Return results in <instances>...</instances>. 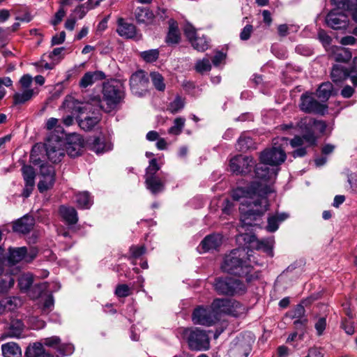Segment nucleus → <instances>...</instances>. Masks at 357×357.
Here are the masks:
<instances>
[{
    "label": "nucleus",
    "instance_id": "nucleus-8",
    "mask_svg": "<svg viewBox=\"0 0 357 357\" xmlns=\"http://www.w3.org/2000/svg\"><path fill=\"white\" fill-rule=\"evenodd\" d=\"M317 139L314 133L309 132L303 135V137L296 136L293 138L290 144L293 148L305 146L300 147L292 152V156L296 158L297 157H303L306 155V147L316 144Z\"/></svg>",
    "mask_w": 357,
    "mask_h": 357
},
{
    "label": "nucleus",
    "instance_id": "nucleus-39",
    "mask_svg": "<svg viewBox=\"0 0 357 357\" xmlns=\"http://www.w3.org/2000/svg\"><path fill=\"white\" fill-rule=\"evenodd\" d=\"M75 198L76 203L82 208H89L92 204V200L87 192L77 193Z\"/></svg>",
    "mask_w": 357,
    "mask_h": 357
},
{
    "label": "nucleus",
    "instance_id": "nucleus-48",
    "mask_svg": "<svg viewBox=\"0 0 357 357\" xmlns=\"http://www.w3.org/2000/svg\"><path fill=\"white\" fill-rule=\"evenodd\" d=\"M159 169L160 166L158 164L157 160L155 158L151 160L149 162V165L146 169L145 178L157 176L156 173L158 171H159Z\"/></svg>",
    "mask_w": 357,
    "mask_h": 357
},
{
    "label": "nucleus",
    "instance_id": "nucleus-34",
    "mask_svg": "<svg viewBox=\"0 0 357 357\" xmlns=\"http://www.w3.org/2000/svg\"><path fill=\"white\" fill-rule=\"evenodd\" d=\"M287 215L284 213L269 216L266 230L269 232L275 231L279 227V223L284 220Z\"/></svg>",
    "mask_w": 357,
    "mask_h": 357
},
{
    "label": "nucleus",
    "instance_id": "nucleus-63",
    "mask_svg": "<svg viewBox=\"0 0 357 357\" xmlns=\"http://www.w3.org/2000/svg\"><path fill=\"white\" fill-rule=\"evenodd\" d=\"M318 37L324 47L330 45L332 40L331 38L324 30H320L319 31Z\"/></svg>",
    "mask_w": 357,
    "mask_h": 357
},
{
    "label": "nucleus",
    "instance_id": "nucleus-30",
    "mask_svg": "<svg viewBox=\"0 0 357 357\" xmlns=\"http://www.w3.org/2000/svg\"><path fill=\"white\" fill-rule=\"evenodd\" d=\"M353 70L351 71V73ZM350 75V72H349L344 67L335 65L333 66L331 71V78L334 82H339L346 79Z\"/></svg>",
    "mask_w": 357,
    "mask_h": 357
},
{
    "label": "nucleus",
    "instance_id": "nucleus-10",
    "mask_svg": "<svg viewBox=\"0 0 357 357\" xmlns=\"http://www.w3.org/2000/svg\"><path fill=\"white\" fill-rule=\"evenodd\" d=\"M286 158L285 151L280 146L266 149L259 154L260 162L271 166L281 165L285 161Z\"/></svg>",
    "mask_w": 357,
    "mask_h": 357
},
{
    "label": "nucleus",
    "instance_id": "nucleus-41",
    "mask_svg": "<svg viewBox=\"0 0 357 357\" xmlns=\"http://www.w3.org/2000/svg\"><path fill=\"white\" fill-rule=\"evenodd\" d=\"M180 40V33L177 26L174 24L169 26V30L166 37V43L169 45L177 44Z\"/></svg>",
    "mask_w": 357,
    "mask_h": 357
},
{
    "label": "nucleus",
    "instance_id": "nucleus-32",
    "mask_svg": "<svg viewBox=\"0 0 357 357\" xmlns=\"http://www.w3.org/2000/svg\"><path fill=\"white\" fill-rule=\"evenodd\" d=\"M236 149L240 151L244 152L250 149H255L256 146L251 137L243 134L237 142Z\"/></svg>",
    "mask_w": 357,
    "mask_h": 357
},
{
    "label": "nucleus",
    "instance_id": "nucleus-29",
    "mask_svg": "<svg viewBox=\"0 0 357 357\" xmlns=\"http://www.w3.org/2000/svg\"><path fill=\"white\" fill-rule=\"evenodd\" d=\"M135 18L139 23L151 24L154 19L152 11L145 8H138L135 10Z\"/></svg>",
    "mask_w": 357,
    "mask_h": 357
},
{
    "label": "nucleus",
    "instance_id": "nucleus-16",
    "mask_svg": "<svg viewBox=\"0 0 357 357\" xmlns=\"http://www.w3.org/2000/svg\"><path fill=\"white\" fill-rule=\"evenodd\" d=\"M245 241L251 244V247L256 250H261L269 256L273 257V238L259 240L255 235L241 234L240 236Z\"/></svg>",
    "mask_w": 357,
    "mask_h": 357
},
{
    "label": "nucleus",
    "instance_id": "nucleus-23",
    "mask_svg": "<svg viewBox=\"0 0 357 357\" xmlns=\"http://www.w3.org/2000/svg\"><path fill=\"white\" fill-rule=\"evenodd\" d=\"M300 128L301 129H305L309 132H311V129L314 128V129L318 130L320 132H324L326 128V123L322 121H315L312 118H305L303 119L299 123Z\"/></svg>",
    "mask_w": 357,
    "mask_h": 357
},
{
    "label": "nucleus",
    "instance_id": "nucleus-13",
    "mask_svg": "<svg viewBox=\"0 0 357 357\" xmlns=\"http://www.w3.org/2000/svg\"><path fill=\"white\" fill-rule=\"evenodd\" d=\"M116 24V32L120 36L135 40H139L142 38V35L137 31L136 26L132 23L128 22L124 18L119 17Z\"/></svg>",
    "mask_w": 357,
    "mask_h": 357
},
{
    "label": "nucleus",
    "instance_id": "nucleus-37",
    "mask_svg": "<svg viewBox=\"0 0 357 357\" xmlns=\"http://www.w3.org/2000/svg\"><path fill=\"white\" fill-rule=\"evenodd\" d=\"M56 176H40V180L38 184V190L40 192H44L51 189L55 183Z\"/></svg>",
    "mask_w": 357,
    "mask_h": 357
},
{
    "label": "nucleus",
    "instance_id": "nucleus-18",
    "mask_svg": "<svg viewBox=\"0 0 357 357\" xmlns=\"http://www.w3.org/2000/svg\"><path fill=\"white\" fill-rule=\"evenodd\" d=\"M268 164L261 163L256 165L255 173L256 178L260 180L259 182L255 181L254 183L267 185L271 187L267 183H272L277 175V172L273 168H269L266 165ZM272 189V188H271Z\"/></svg>",
    "mask_w": 357,
    "mask_h": 357
},
{
    "label": "nucleus",
    "instance_id": "nucleus-61",
    "mask_svg": "<svg viewBox=\"0 0 357 357\" xmlns=\"http://www.w3.org/2000/svg\"><path fill=\"white\" fill-rule=\"evenodd\" d=\"M184 33L190 42H192L197 36L195 29L190 24L185 26Z\"/></svg>",
    "mask_w": 357,
    "mask_h": 357
},
{
    "label": "nucleus",
    "instance_id": "nucleus-44",
    "mask_svg": "<svg viewBox=\"0 0 357 357\" xmlns=\"http://www.w3.org/2000/svg\"><path fill=\"white\" fill-rule=\"evenodd\" d=\"M150 77L155 89L158 91H163L165 89V84L162 75L157 72H152L150 74Z\"/></svg>",
    "mask_w": 357,
    "mask_h": 357
},
{
    "label": "nucleus",
    "instance_id": "nucleus-51",
    "mask_svg": "<svg viewBox=\"0 0 357 357\" xmlns=\"http://www.w3.org/2000/svg\"><path fill=\"white\" fill-rule=\"evenodd\" d=\"M211 69V65L209 59H203L197 61L195 70L200 73L209 71Z\"/></svg>",
    "mask_w": 357,
    "mask_h": 357
},
{
    "label": "nucleus",
    "instance_id": "nucleus-27",
    "mask_svg": "<svg viewBox=\"0 0 357 357\" xmlns=\"http://www.w3.org/2000/svg\"><path fill=\"white\" fill-rule=\"evenodd\" d=\"M22 300L17 296L3 298L0 301V306L6 311H14L22 305Z\"/></svg>",
    "mask_w": 357,
    "mask_h": 357
},
{
    "label": "nucleus",
    "instance_id": "nucleus-38",
    "mask_svg": "<svg viewBox=\"0 0 357 357\" xmlns=\"http://www.w3.org/2000/svg\"><path fill=\"white\" fill-rule=\"evenodd\" d=\"M34 95L33 89H26L22 93H16L13 96V101L15 105L24 104L32 98Z\"/></svg>",
    "mask_w": 357,
    "mask_h": 357
},
{
    "label": "nucleus",
    "instance_id": "nucleus-40",
    "mask_svg": "<svg viewBox=\"0 0 357 357\" xmlns=\"http://www.w3.org/2000/svg\"><path fill=\"white\" fill-rule=\"evenodd\" d=\"M45 351L43 343L35 342L27 347L25 355L26 357H40Z\"/></svg>",
    "mask_w": 357,
    "mask_h": 357
},
{
    "label": "nucleus",
    "instance_id": "nucleus-50",
    "mask_svg": "<svg viewBox=\"0 0 357 357\" xmlns=\"http://www.w3.org/2000/svg\"><path fill=\"white\" fill-rule=\"evenodd\" d=\"M32 283L33 278L32 276L29 274L22 275L18 280L20 288L23 290L28 289Z\"/></svg>",
    "mask_w": 357,
    "mask_h": 357
},
{
    "label": "nucleus",
    "instance_id": "nucleus-36",
    "mask_svg": "<svg viewBox=\"0 0 357 357\" xmlns=\"http://www.w3.org/2000/svg\"><path fill=\"white\" fill-rule=\"evenodd\" d=\"M251 342H253L252 339L245 342H239L234 349V352L238 355L239 357H248L252 350Z\"/></svg>",
    "mask_w": 357,
    "mask_h": 357
},
{
    "label": "nucleus",
    "instance_id": "nucleus-31",
    "mask_svg": "<svg viewBox=\"0 0 357 357\" xmlns=\"http://www.w3.org/2000/svg\"><path fill=\"white\" fill-rule=\"evenodd\" d=\"M332 52L335 60L339 62H347L352 56L349 49L342 47L335 46L332 48Z\"/></svg>",
    "mask_w": 357,
    "mask_h": 357
},
{
    "label": "nucleus",
    "instance_id": "nucleus-12",
    "mask_svg": "<svg viewBox=\"0 0 357 357\" xmlns=\"http://www.w3.org/2000/svg\"><path fill=\"white\" fill-rule=\"evenodd\" d=\"M219 320L213 312V308L199 306L195 309L192 313V321L195 324L210 326Z\"/></svg>",
    "mask_w": 357,
    "mask_h": 357
},
{
    "label": "nucleus",
    "instance_id": "nucleus-43",
    "mask_svg": "<svg viewBox=\"0 0 357 357\" xmlns=\"http://www.w3.org/2000/svg\"><path fill=\"white\" fill-rule=\"evenodd\" d=\"M185 119L182 117L176 118L174 121V125L169 128L168 133L173 135H178L181 133L184 126Z\"/></svg>",
    "mask_w": 357,
    "mask_h": 357
},
{
    "label": "nucleus",
    "instance_id": "nucleus-42",
    "mask_svg": "<svg viewBox=\"0 0 357 357\" xmlns=\"http://www.w3.org/2000/svg\"><path fill=\"white\" fill-rule=\"evenodd\" d=\"M22 172L25 183L35 184L36 174L31 166L24 165Z\"/></svg>",
    "mask_w": 357,
    "mask_h": 357
},
{
    "label": "nucleus",
    "instance_id": "nucleus-3",
    "mask_svg": "<svg viewBox=\"0 0 357 357\" xmlns=\"http://www.w3.org/2000/svg\"><path fill=\"white\" fill-rule=\"evenodd\" d=\"M100 96H96L91 98L88 101L81 102L77 100L73 102V109L78 114L91 112L92 116H86L79 120V126L84 130H91L100 121V117L97 113L102 108Z\"/></svg>",
    "mask_w": 357,
    "mask_h": 357
},
{
    "label": "nucleus",
    "instance_id": "nucleus-22",
    "mask_svg": "<svg viewBox=\"0 0 357 357\" xmlns=\"http://www.w3.org/2000/svg\"><path fill=\"white\" fill-rule=\"evenodd\" d=\"M59 213L61 218L67 225H73L78 221V215L75 208L68 206H61Z\"/></svg>",
    "mask_w": 357,
    "mask_h": 357
},
{
    "label": "nucleus",
    "instance_id": "nucleus-45",
    "mask_svg": "<svg viewBox=\"0 0 357 357\" xmlns=\"http://www.w3.org/2000/svg\"><path fill=\"white\" fill-rule=\"evenodd\" d=\"M15 280L10 275H4L0 277V293L8 290L14 284Z\"/></svg>",
    "mask_w": 357,
    "mask_h": 357
},
{
    "label": "nucleus",
    "instance_id": "nucleus-9",
    "mask_svg": "<svg viewBox=\"0 0 357 357\" xmlns=\"http://www.w3.org/2000/svg\"><path fill=\"white\" fill-rule=\"evenodd\" d=\"M299 107L302 111L309 114H324L327 107L314 98L312 93H305L301 96Z\"/></svg>",
    "mask_w": 357,
    "mask_h": 357
},
{
    "label": "nucleus",
    "instance_id": "nucleus-64",
    "mask_svg": "<svg viewBox=\"0 0 357 357\" xmlns=\"http://www.w3.org/2000/svg\"><path fill=\"white\" fill-rule=\"evenodd\" d=\"M253 31V27L250 24L246 25L242 30L240 34V38L243 40H247L250 38V35Z\"/></svg>",
    "mask_w": 357,
    "mask_h": 357
},
{
    "label": "nucleus",
    "instance_id": "nucleus-21",
    "mask_svg": "<svg viewBox=\"0 0 357 357\" xmlns=\"http://www.w3.org/2000/svg\"><path fill=\"white\" fill-rule=\"evenodd\" d=\"M34 219L30 215H24L13 223V229L14 231L26 234L33 227Z\"/></svg>",
    "mask_w": 357,
    "mask_h": 357
},
{
    "label": "nucleus",
    "instance_id": "nucleus-54",
    "mask_svg": "<svg viewBox=\"0 0 357 357\" xmlns=\"http://www.w3.org/2000/svg\"><path fill=\"white\" fill-rule=\"evenodd\" d=\"M91 1L89 0L86 3L87 6L85 4H82L75 8L74 12L78 15L79 19H82L89 10L93 8V6H91Z\"/></svg>",
    "mask_w": 357,
    "mask_h": 357
},
{
    "label": "nucleus",
    "instance_id": "nucleus-62",
    "mask_svg": "<svg viewBox=\"0 0 357 357\" xmlns=\"http://www.w3.org/2000/svg\"><path fill=\"white\" fill-rule=\"evenodd\" d=\"M132 257L138 258L145 253L146 249L144 246H131L130 248Z\"/></svg>",
    "mask_w": 357,
    "mask_h": 357
},
{
    "label": "nucleus",
    "instance_id": "nucleus-56",
    "mask_svg": "<svg viewBox=\"0 0 357 357\" xmlns=\"http://www.w3.org/2000/svg\"><path fill=\"white\" fill-rule=\"evenodd\" d=\"M40 176H56L55 169L52 165L43 163L40 167Z\"/></svg>",
    "mask_w": 357,
    "mask_h": 357
},
{
    "label": "nucleus",
    "instance_id": "nucleus-58",
    "mask_svg": "<svg viewBox=\"0 0 357 357\" xmlns=\"http://www.w3.org/2000/svg\"><path fill=\"white\" fill-rule=\"evenodd\" d=\"M56 350L61 355H69L73 351V346L71 344H62L60 342Z\"/></svg>",
    "mask_w": 357,
    "mask_h": 357
},
{
    "label": "nucleus",
    "instance_id": "nucleus-46",
    "mask_svg": "<svg viewBox=\"0 0 357 357\" xmlns=\"http://www.w3.org/2000/svg\"><path fill=\"white\" fill-rule=\"evenodd\" d=\"M192 46L198 51L204 52L208 47V43L206 38L204 36H197L196 38L190 42Z\"/></svg>",
    "mask_w": 357,
    "mask_h": 357
},
{
    "label": "nucleus",
    "instance_id": "nucleus-35",
    "mask_svg": "<svg viewBox=\"0 0 357 357\" xmlns=\"http://www.w3.org/2000/svg\"><path fill=\"white\" fill-rule=\"evenodd\" d=\"M333 90V86L331 82L322 83L317 91V96L322 101H326L331 97Z\"/></svg>",
    "mask_w": 357,
    "mask_h": 357
},
{
    "label": "nucleus",
    "instance_id": "nucleus-57",
    "mask_svg": "<svg viewBox=\"0 0 357 357\" xmlns=\"http://www.w3.org/2000/svg\"><path fill=\"white\" fill-rule=\"evenodd\" d=\"M61 339L57 336H52L43 340V344L49 347L57 349Z\"/></svg>",
    "mask_w": 357,
    "mask_h": 357
},
{
    "label": "nucleus",
    "instance_id": "nucleus-55",
    "mask_svg": "<svg viewBox=\"0 0 357 357\" xmlns=\"http://www.w3.org/2000/svg\"><path fill=\"white\" fill-rule=\"evenodd\" d=\"M183 107L184 102L183 100L181 98L177 97L173 102H172L169 104L168 110L172 114H176L179 110H181Z\"/></svg>",
    "mask_w": 357,
    "mask_h": 357
},
{
    "label": "nucleus",
    "instance_id": "nucleus-49",
    "mask_svg": "<svg viewBox=\"0 0 357 357\" xmlns=\"http://www.w3.org/2000/svg\"><path fill=\"white\" fill-rule=\"evenodd\" d=\"M140 55L146 62H153L158 59L159 52L156 49L149 50L141 52Z\"/></svg>",
    "mask_w": 357,
    "mask_h": 357
},
{
    "label": "nucleus",
    "instance_id": "nucleus-19",
    "mask_svg": "<svg viewBox=\"0 0 357 357\" xmlns=\"http://www.w3.org/2000/svg\"><path fill=\"white\" fill-rule=\"evenodd\" d=\"M105 78V75L102 71L86 72L81 78L79 86L81 88L85 89L95 84L98 82L103 80Z\"/></svg>",
    "mask_w": 357,
    "mask_h": 357
},
{
    "label": "nucleus",
    "instance_id": "nucleus-11",
    "mask_svg": "<svg viewBox=\"0 0 357 357\" xmlns=\"http://www.w3.org/2000/svg\"><path fill=\"white\" fill-rule=\"evenodd\" d=\"M64 142L58 137H52L45 143L46 154L54 163L59 162L65 155Z\"/></svg>",
    "mask_w": 357,
    "mask_h": 357
},
{
    "label": "nucleus",
    "instance_id": "nucleus-2",
    "mask_svg": "<svg viewBox=\"0 0 357 357\" xmlns=\"http://www.w3.org/2000/svg\"><path fill=\"white\" fill-rule=\"evenodd\" d=\"M245 256L244 250L236 249L226 255L221 268L224 272L245 278L246 282H250L258 278V274L254 272L253 268L248 265L243 258Z\"/></svg>",
    "mask_w": 357,
    "mask_h": 357
},
{
    "label": "nucleus",
    "instance_id": "nucleus-20",
    "mask_svg": "<svg viewBox=\"0 0 357 357\" xmlns=\"http://www.w3.org/2000/svg\"><path fill=\"white\" fill-rule=\"evenodd\" d=\"M222 243L220 234H211L206 236L201 242L200 247L204 252L217 250Z\"/></svg>",
    "mask_w": 357,
    "mask_h": 357
},
{
    "label": "nucleus",
    "instance_id": "nucleus-5",
    "mask_svg": "<svg viewBox=\"0 0 357 357\" xmlns=\"http://www.w3.org/2000/svg\"><path fill=\"white\" fill-rule=\"evenodd\" d=\"M102 95L103 100L107 105L105 111L109 112L114 109L123 98V86L116 81L107 82L103 85Z\"/></svg>",
    "mask_w": 357,
    "mask_h": 357
},
{
    "label": "nucleus",
    "instance_id": "nucleus-15",
    "mask_svg": "<svg viewBox=\"0 0 357 357\" xmlns=\"http://www.w3.org/2000/svg\"><path fill=\"white\" fill-rule=\"evenodd\" d=\"M349 22L347 15L336 9L331 10L326 17L327 25L333 29H345L349 25Z\"/></svg>",
    "mask_w": 357,
    "mask_h": 357
},
{
    "label": "nucleus",
    "instance_id": "nucleus-28",
    "mask_svg": "<svg viewBox=\"0 0 357 357\" xmlns=\"http://www.w3.org/2000/svg\"><path fill=\"white\" fill-rule=\"evenodd\" d=\"M3 357H21L22 350L17 343L8 342L1 345Z\"/></svg>",
    "mask_w": 357,
    "mask_h": 357
},
{
    "label": "nucleus",
    "instance_id": "nucleus-17",
    "mask_svg": "<svg viewBox=\"0 0 357 357\" xmlns=\"http://www.w3.org/2000/svg\"><path fill=\"white\" fill-rule=\"evenodd\" d=\"M36 255L37 250L35 249H31L28 252L26 247L10 248L8 259L13 264L18 263L22 259H24L26 262H30Z\"/></svg>",
    "mask_w": 357,
    "mask_h": 357
},
{
    "label": "nucleus",
    "instance_id": "nucleus-60",
    "mask_svg": "<svg viewBox=\"0 0 357 357\" xmlns=\"http://www.w3.org/2000/svg\"><path fill=\"white\" fill-rule=\"evenodd\" d=\"M66 14V11L63 7H61L59 10L55 13L54 19L52 20V24L53 26L58 25L63 20Z\"/></svg>",
    "mask_w": 357,
    "mask_h": 357
},
{
    "label": "nucleus",
    "instance_id": "nucleus-47",
    "mask_svg": "<svg viewBox=\"0 0 357 357\" xmlns=\"http://www.w3.org/2000/svg\"><path fill=\"white\" fill-rule=\"evenodd\" d=\"M91 149L96 153H102L108 151L110 148H107L106 145L100 137H95L91 144Z\"/></svg>",
    "mask_w": 357,
    "mask_h": 357
},
{
    "label": "nucleus",
    "instance_id": "nucleus-33",
    "mask_svg": "<svg viewBox=\"0 0 357 357\" xmlns=\"http://www.w3.org/2000/svg\"><path fill=\"white\" fill-rule=\"evenodd\" d=\"M229 315L238 317L246 313V307L237 301L229 299Z\"/></svg>",
    "mask_w": 357,
    "mask_h": 357
},
{
    "label": "nucleus",
    "instance_id": "nucleus-6",
    "mask_svg": "<svg viewBox=\"0 0 357 357\" xmlns=\"http://www.w3.org/2000/svg\"><path fill=\"white\" fill-rule=\"evenodd\" d=\"M183 334L191 350L202 351L209 349V337L204 331L197 328L185 329Z\"/></svg>",
    "mask_w": 357,
    "mask_h": 357
},
{
    "label": "nucleus",
    "instance_id": "nucleus-26",
    "mask_svg": "<svg viewBox=\"0 0 357 357\" xmlns=\"http://www.w3.org/2000/svg\"><path fill=\"white\" fill-rule=\"evenodd\" d=\"M145 183L147 189L154 195L158 194L164 190L165 181L158 176L146 178Z\"/></svg>",
    "mask_w": 357,
    "mask_h": 357
},
{
    "label": "nucleus",
    "instance_id": "nucleus-24",
    "mask_svg": "<svg viewBox=\"0 0 357 357\" xmlns=\"http://www.w3.org/2000/svg\"><path fill=\"white\" fill-rule=\"evenodd\" d=\"M211 307L213 312L219 319L221 314L229 315V298H216L213 301Z\"/></svg>",
    "mask_w": 357,
    "mask_h": 357
},
{
    "label": "nucleus",
    "instance_id": "nucleus-25",
    "mask_svg": "<svg viewBox=\"0 0 357 357\" xmlns=\"http://www.w3.org/2000/svg\"><path fill=\"white\" fill-rule=\"evenodd\" d=\"M24 328V324L20 319H13L5 332V336L19 338L22 336Z\"/></svg>",
    "mask_w": 357,
    "mask_h": 357
},
{
    "label": "nucleus",
    "instance_id": "nucleus-14",
    "mask_svg": "<svg viewBox=\"0 0 357 357\" xmlns=\"http://www.w3.org/2000/svg\"><path fill=\"white\" fill-rule=\"evenodd\" d=\"M149 79L143 70H138L133 73L130 78V86L132 92L137 96H142L147 91Z\"/></svg>",
    "mask_w": 357,
    "mask_h": 357
},
{
    "label": "nucleus",
    "instance_id": "nucleus-53",
    "mask_svg": "<svg viewBox=\"0 0 357 357\" xmlns=\"http://www.w3.org/2000/svg\"><path fill=\"white\" fill-rule=\"evenodd\" d=\"M353 0H331L332 3L336 6V10H340L342 9L348 11V10H352L351 6Z\"/></svg>",
    "mask_w": 357,
    "mask_h": 357
},
{
    "label": "nucleus",
    "instance_id": "nucleus-1",
    "mask_svg": "<svg viewBox=\"0 0 357 357\" xmlns=\"http://www.w3.org/2000/svg\"><path fill=\"white\" fill-rule=\"evenodd\" d=\"M272 192L270 186L256 183H252L247 188L239 187L232 191L234 200L239 201L241 198L252 200L241 204L239 207L241 214L240 229L247 230L248 227L258 225L257 220L268 210L266 195Z\"/></svg>",
    "mask_w": 357,
    "mask_h": 357
},
{
    "label": "nucleus",
    "instance_id": "nucleus-52",
    "mask_svg": "<svg viewBox=\"0 0 357 357\" xmlns=\"http://www.w3.org/2000/svg\"><path fill=\"white\" fill-rule=\"evenodd\" d=\"M132 294L130 288L126 284H121L116 286L115 295L120 298H124Z\"/></svg>",
    "mask_w": 357,
    "mask_h": 357
},
{
    "label": "nucleus",
    "instance_id": "nucleus-4",
    "mask_svg": "<svg viewBox=\"0 0 357 357\" xmlns=\"http://www.w3.org/2000/svg\"><path fill=\"white\" fill-rule=\"evenodd\" d=\"M215 291L219 294L234 295L245 291V285L239 279L234 277L218 278L214 283Z\"/></svg>",
    "mask_w": 357,
    "mask_h": 357
},
{
    "label": "nucleus",
    "instance_id": "nucleus-7",
    "mask_svg": "<svg viewBox=\"0 0 357 357\" xmlns=\"http://www.w3.org/2000/svg\"><path fill=\"white\" fill-rule=\"evenodd\" d=\"M255 166V160L251 156L237 155L229 162L231 172L236 175H245L251 172Z\"/></svg>",
    "mask_w": 357,
    "mask_h": 357
},
{
    "label": "nucleus",
    "instance_id": "nucleus-59",
    "mask_svg": "<svg viewBox=\"0 0 357 357\" xmlns=\"http://www.w3.org/2000/svg\"><path fill=\"white\" fill-rule=\"evenodd\" d=\"M326 326V319L325 317L318 319L314 324L315 329L318 335H321Z\"/></svg>",
    "mask_w": 357,
    "mask_h": 357
}]
</instances>
